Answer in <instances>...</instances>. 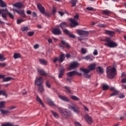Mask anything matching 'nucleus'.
<instances>
[{
  "label": "nucleus",
  "instance_id": "14",
  "mask_svg": "<svg viewBox=\"0 0 126 126\" xmlns=\"http://www.w3.org/2000/svg\"><path fill=\"white\" fill-rule=\"evenodd\" d=\"M69 21H70L71 22V23L70 24L71 27H75V26L79 25L78 22H77V21H76L75 19H70L69 20Z\"/></svg>",
  "mask_w": 126,
  "mask_h": 126
},
{
  "label": "nucleus",
  "instance_id": "34",
  "mask_svg": "<svg viewBox=\"0 0 126 126\" xmlns=\"http://www.w3.org/2000/svg\"><path fill=\"white\" fill-rule=\"evenodd\" d=\"M21 31H22V32H25V31H28V30H30V29H29V28L28 27H23L21 29Z\"/></svg>",
  "mask_w": 126,
  "mask_h": 126
},
{
  "label": "nucleus",
  "instance_id": "37",
  "mask_svg": "<svg viewBox=\"0 0 126 126\" xmlns=\"http://www.w3.org/2000/svg\"><path fill=\"white\" fill-rule=\"evenodd\" d=\"M71 98L74 101H79V98L75 95H72Z\"/></svg>",
  "mask_w": 126,
  "mask_h": 126
},
{
  "label": "nucleus",
  "instance_id": "49",
  "mask_svg": "<svg viewBox=\"0 0 126 126\" xmlns=\"http://www.w3.org/2000/svg\"><path fill=\"white\" fill-rule=\"evenodd\" d=\"M46 86L47 87H48V88H51V84L48 81H47L46 82Z\"/></svg>",
  "mask_w": 126,
  "mask_h": 126
},
{
  "label": "nucleus",
  "instance_id": "64",
  "mask_svg": "<svg viewBox=\"0 0 126 126\" xmlns=\"http://www.w3.org/2000/svg\"><path fill=\"white\" fill-rule=\"evenodd\" d=\"M122 88L123 89H126V85H122Z\"/></svg>",
  "mask_w": 126,
  "mask_h": 126
},
{
  "label": "nucleus",
  "instance_id": "61",
  "mask_svg": "<svg viewBox=\"0 0 126 126\" xmlns=\"http://www.w3.org/2000/svg\"><path fill=\"white\" fill-rule=\"evenodd\" d=\"M119 97H120L121 99H123V98H125V95H124L123 94H121L119 95Z\"/></svg>",
  "mask_w": 126,
  "mask_h": 126
},
{
  "label": "nucleus",
  "instance_id": "4",
  "mask_svg": "<svg viewBox=\"0 0 126 126\" xmlns=\"http://www.w3.org/2000/svg\"><path fill=\"white\" fill-rule=\"evenodd\" d=\"M58 110L60 113H61L63 118H64L65 119H68L69 117H71L72 116L71 111H69L67 109H63V108H58Z\"/></svg>",
  "mask_w": 126,
  "mask_h": 126
},
{
  "label": "nucleus",
  "instance_id": "12",
  "mask_svg": "<svg viewBox=\"0 0 126 126\" xmlns=\"http://www.w3.org/2000/svg\"><path fill=\"white\" fill-rule=\"evenodd\" d=\"M84 118L89 125H91L93 123V119H92V117L89 116V115H86Z\"/></svg>",
  "mask_w": 126,
  "mask_h": 126
},
{
  "label": "nucleus",
  "instance_id": "29",
  "mask_svg": "<svg viewBox=\"0 0 126 126\" xmlns=\"http://www.w3.org/2000/svg\"><path fill=\"white\" fill-rule=\"evenodd\" d=\"M0 6L1 7H6V3L3 0H0Z\"/></svg>",
  "mask_w": 126,
  "mask_h": 126
},
{
  "label": "nucleus",
  "instance_id": "22",
  "mask_svg": "<svg viewBox=\"0 0 126 126\" xmlns=\"http://www.w3.org/2000/svg\"><path fill=\"white\" fill-rule=\"evenodd\" d=\"M37 71L40 75L45 76L47 75V73L45 71L41 69H37Z\"/></svg>",
  "mask_w": 126,
  "mask_h": 126
},
{
  "label": "nucleus",
  "instance_id": "51",
  "mask_svg": "<svg viewBox=\"0 0 126 126\" xmlns=\"http://www.w3.org/2000/svg\"><path fill=\"white\" fill-rule=\"evenodd\" d=\"M94 8L92 7H87V10H89L90 11H92L94 10Z\"/></svg>",
  "mask_w": 126,
  "mask_h": 126
},
{
  "label": "nucleus",
  "instance_id": "1",
  "mask_svg": "<svg viewBox=\"0 0 126 126\" xmlns=\"http://www.w3.org/2000/svg\"><path fill=\"white\" fill-rule=\"evenodd\" d=\"M89 69L84 68H81L80 70L81 71H83L84 73V75L86 78H90L91 76L90 75H86L87 74H88L90 71L92 70H94L96 68V63H93L91 64L90 65L88 66Z\"/></svg>",
  "mask_w": 126,
  "mask_h": 126
},
{
  "label": "nucleus",
  "instance_id": "7",
  "mask_svg": "<svg viewBox=\"0 0 126 126\" xmlns=\"http://www.w3.org/2000/svg\"><path fill=\"white\" fill-rule=\"evenodd\" d=\"M82 73H78L77 72V71L76 70H74L69 72H68L67 73V75L69 77H71V76H74L75 75H79V76L82 75Z\"/></svg>",
  "mask_w": 126,
  "mask_h": 126
},
{
  "label": "nucleus",
  "instance_id": "21",
  "mask_svg": "<svg viewBox=\"0 0 126 126\" xmlns=\"http://www.w3.org/2000/svg\"><path fill=\"white\" fill-rule=\"evenodd\" d=\"M0 89H1V86H0V95H3V96H5V97H7V94H6V90Z\"/></svg>",
  "mask_w": 126,
  "mask_h": 126
},
{
  "label": "nucleus",
  "instance_id": "8",
  "mask_svg": "<svg viewBox=\"0 0 126 126\" xmlns=\"http://www.w3.org/2000/svg\"><path fill=\"white\" fill-rule=\"evenodd\" d=\"M104 45L106 46V47H108L109 48H115V47L118 46V44H117V43L113 41H111L109 43H105L104 44Z\"/></svg>",
  "mask_w": 126,
  "mask_h": 126
},
{
  "label": "nucleus",
  "instance_id": "59",
  "mask_svg": "<svg viewBox=\"0 0 126 126\" xmlns=\"http://www.w3.org/2000/svg\"><path fill=\"white\" fill-rule=\"evenodd\" d=\"M66 48H67V49H69V48H70V46L69 45V44H68V43H66L65 45Z\"/></svg>",
  "mask_w": 126,
  "mask_h": 126
},
{
  "label": "nucleus",
  "instance_id": "47",
  "mask_svg": "<svg viewBox=\"0 0 126 126\" xmlns=\"http://www.w3.org/2000/svg\"><path fill=\"white\" fill-rule=\"evenodd\" d=\"M74 18L75 20H78L79 19V15H78V14H76L74 16Z\"/></svg>",
  "mask_w": 126,
  "mask_h": 126
},
{
  "label": "nucleus",
  "instance_id": "24",
  "mask_svg": "<svg viewBox=\"0 0 126 126\" xmlns=\"http://www.w3.org/2000/svg\"><path fill=\"white\" fill-rule=\"evenodd\" d=\"M13 6L17 7V8H21V7H22V3L20 2L16 3L13 4Z\"/></svg>",
  "mask_w": 126,
  "mask_h": 126
},
{
  "label": "nucleus",
  "instance_id": "33",
  "mask_svg": "<svg viewBox=\"0 0 126 126\" xmlns=\"http://www.w3.org/2000/svg\"><path fill=\"white\" fill-rule=\"evenodd\" d=\"M51 113L52 114L53 116L56 119H58L59 118V114L56 112H54V111H51Z\"/></svg>",
  "mask_w": 126,
  "mask_h": 126
},
{
  "label": "nucleus",
  "instance_id": "3",
  "mask_svg": "<svg viewBox=\"0 0 126 126\" xmlns=\"http://www.w3.org/2000/svg\"><path fill=\"white\" fill-rule=\"evenodd\" d=\"M0 14H1L2 18H3V20H5V21H7V14H8L12 19L14 18V15H13L12 13L8 12V10H7V8H5V9H0Z\"/></svg>",
  "mask_w": 126,
  "mask_h": 126
},
{
  "label": "nucleus",
  "instance_id": "9",
  "mask_svg": "<svg viewBox=\"0 0 126 126\" xmlns=\"http://www.w3.org/2000/svg\"><path fill=\"white\" fill-rule=\"evenodd\" d=\"M64 54H62L59 58H55L53 62L54 63H57V62H59V63H63V60H64Z\"/></svg>",
  "mask_w": 126,
  "mask_h": 126
},
{
  "label": "nucleus",
  "instance_id": "55",
  "mask_svg": "<svg viewBox=\"0 0 126 126\" xmlns=\"http://www.w3.org/2000/svg\"><path fill=\"white\" fill-rule=\"evenodd\" d=\"M16 108V107L12 106L8 108V110H13V109H15Z\"/></svg>",
  "mask_w": 126,
  "mask_h": 126
},
{
  "label": "nucleus",
  "instance_id": "63",
  "mask_svg": "<svg viewBox=\"0 0 126 126\" xmlns=\"http://www.w3.org/2000/svg\"><path fill=\"white\" fill-rule=\"evenodd\" d=\"M4 77H5L4 75L0 74V78H4Z\"/></svg>",
  "mask_w": 126,
  "mask_h": 126
},
{
  "label": "nucleus",
  "instance_id": "31",
  "mask_svg": "<svg viewBox=\"0 0 126 126\" xmlns=\"http://www.w3.org/2000/svg\"><path fill=\"white\" fill-rule=\"evenodd\" d=\"M69 2L72 4L71 7H74V6L76 5V3H77V0H71Z\"/></svg>",
  "mask_w": 126,
  "mask_h": 126
},
{
  "label": "nucleus",
  "instance_id": "19",
  "mask_svg": "<svg viewBox=\"0 0 126 126\" xmlns=\"http://www.w3.org/2000/svg\"><path fill=\"white\" fill-rule=\"evenodd\" d=\"M37 6L39 11H40L41 13H43V14L45 13V8L42 6V5L40 3H38Z\"/></svg>",
  "mask_w": 126,
  "mask_h": 126
},
{
  "label": "nucleus",
  "instance_id": "2",
  "mask_svg": "<svg viewBox=\"0 0 126 126\" xmlns=\"http://www.w3.org/2000/svg\"><path fill=\"white\" fill-rule=\"evenodd\" d=\"M106 77L108 79H113L117 73V69L115 67L108 66L106 68Z\"/></svg>",
  "mask_w": 126,
  "mask_h": 126
},
{
  "label": "nucleus",
  "instance_id": "23",
  "mask_svg": "<svg viewBox=\"0 0 126 126\" xmlns=\"http://www.w3.org/2000/svg\"><path fill=\"white\" fill-rule=\"evenodd\" d=\"M59 97L63 101H65V102H69V99H68V98H67L66 96L59 95Z\"/></svg>",
  "mask_w": 126,
  "mask_h": 126
},
{
  "label": "nucleus",
  "instance_id": "62",
  "mask_svg": "<svg viewBox=\"0 0 126 126\" xmlns=\"http://www.w3.org/2000/svg\"><path fill=\"white\" fill-rule=\"evenodd\" d=\"M57 11V8L54 7L53 9L52 10L53 13H56V12Z\"/></svg>",
  "mask_w": 126,
  "mask_h": 126
},
{
  "label": "nucleus",
  "instance_id": "30",
  "mask_svg": "<svg viewBox=\"0 0 126 126\" xmlns=\"http://www.w3.org/2000/svg\"><path fill=\"white\" fill-rule=\"evenodd\" d=\"M38 91L40 92V93H42V92H44V86H43V85H41L40 86H38Z\"/></svg>",
  "mask_w": 126,
  "mask_h": 126
},
{
  "label": "nucleus",
  "instance_id": "39",
  "mask_svg": "<svg viewBox=\"0 0 126 126\" xmlns=\"http://www.w3.org/2000/svg\"><path fill=\"white\" fill-rule=\"evenodd\" d=\"M5 60H6V59L4 58V57L3 56V55L0 54V62H3L5 61Z\"/></svg>",
  "mask_w": 126,
  "mask_h": 126
},
{
  "label": "nucleus",
  "instance_id": "44",
  "mask_svg": "<svg viewBox=\"0 0 126 126\" xmlns=\"http://www.w3.org/2000/svg\"><path fill=\"white\" fill-rule=\"evenodd\" d=\"M102 89L103 90L105 91V90H108V89H109V86L107 85H104L102 86Z\"/></svg>",
  "mask_w": 126,
  "mask_h": 126
},
{
  "label": "nucleus",
  "instance_id": "41",
  "mask_svg": "<svg viewBox=\"0 0 126 126\" xmlns=\"http://www.w3.org/2000/svg\"><path fill=\"white\" fill-rule=\"evenodd\" d=\"M118 94H119V92L117 90L114 91V92H113V93L111 94H110V96H116V95H118Z\"/></svg>",
  "mask_w": 126,
  "mask_h": 126
},
{
  "label": "nucleus",
  "instance_id": "36",
  "mask_svg": "<svg viewBox=\"0 0 126 126\" xmlns=\"http://www.w3.org/2000/svg\"><path fill=\"white\" fill-rule=\"evenodd\" d=\"M11 79H12V78H11L10 77H7L3 78V81H4V82H7V81H9L11 80Z\"/></svg>",
  "mask_w": 126,
  "mask_h": 126
},
{
  "label": "nucleus",
  "instance_id": "48",
  "mask_svg": "<svg viewBox=\"0 0 126 126\" xmlns=\"http://www.w3.org/2000/svg\"><path fill=\"white\" fill-rule=\"evenodd\" d=\"M24 20L21 19H18L17 20V24H20V23H21V22H24Z\"/></svg>",
  "mask_w": 126,
  "mask_h": 126
},
{
  "label": "nucleus",
  "instance_id": "17",
  "mask_svg": "<svg viewBox=\"0 0 126 126\" xmlns=\"http://www.w3.org/2000/svg\"><path fill=\"white\" fill-rule=\"evenodd\" d=\"M97 73L98 74H103L104 73V68L100 66H97L96 68Z\"/></svg>",
  "mask_w": 126,
  "mask_h": 126
},
{
  "label": "nucleus",
  "instance_id": "56",
  "mask_svg": "<svg viewBox=\"0 0 126 126\" xmlns=\"http://www.w3.org/2000/svg\"><path fill=\"white\" fill-rule=\"evenodd\" d=\"M34 49H35V50L38 49V48H39V44H35L33 46Z\"/></svg>",
  "mask_w": 126,
  "mask_h": 126
},
{
  "label": "nucleus",
  "instance_id": "32",
  "mask_svg": "<svg viewBox=\"0 0 126 126\" xmlns=\"http://www.w3.org/2000/svg\"><path fill=\"white\" fill-rule=\"evenodd\" d=\"M0 112L1 114L4 115H7V114H10V112L8 111V110H3V109H0Z\"/></svg>",
  "mask_w": 126,
  "mask_h": 126
},
{
  "label": "nucleus",
  "instance_id": "40",
  "mask_svg": "<svg viewBox=\"0 0 126 126\" xmlns=\"http://www.w3.org/2000/svg\"><path fill=\"white\" fill-rule=\"evenodd\" d=\"M103 13L104 14H105L106 15H108V14H110V13H111V11H109L108 10H104L103 11Z\"/></svg>",
  "mask_w": 126,
  "mask_h": 126
},
{
  "label": "nucleus",
  "instance_id": "53",
  "mask_svg": "<svg viewBox=\"0 0 126 126\" xmlns=\"http://www.w3.org/2000/svg\"><path fill=\"white\" fill-rule=\"evenodd\" d=\"M93 54L94 56H97V55H98V51H97L96 49H95L93 52Z\"/></svg>",
  "mask_w": 126,
  "mask_h": 126
},
{
  "label": "nucleus",
  "instance_id": "57",
  "mask_svg": "<svg viewBox=\"0 0 126 126\" xmlns=\"http://www.w3.org/2000/svg\"><path fill=\"white\" fill-rule=\"evenodd\" d=\"M58 13H59V14H60L61 16H63V14H64V13L62 11H59Z\"/></svg>",
  "mask_w": 126,
  "mask_h": 126
},
{
  "label": "nucleus",
  "instance_id": "6",
  "mask_svg": "<svg viewBox=\"0 0 126 126\" xmlns=\"http://www.w3.org/2000/svg\"><path fill=\"white\" fill-rule=\"evenodd\" d=\"M78 66H79V63L77 62H72L69 66V70L74 69V68H76V67H78Z\"/></svg>",
  "mask_w": 126,
  "mask_h": 126
},
{
  "label": "nucleus",
  "instance_id": "52",
  "mask_svg": "<svg viewBox=\"0 0 126 126\" xmlns=\"http://www.w3.org/2000/svg\"><path fill=\"white\" fill-rule=\"evenodd\" d=\"M74 125L75 126H81V124H80V123L77 122L74 123Z\"/></svg>",
  "mask_w": 126,
  "mask_h": 126
},
{
  "label": "nucleus",
  "instance_id": "42",
  "mask_svg": "<svg viewBox=\"0 0 126 126\" xmlns=\"http://www.w3.org/2000/svg\"><path fill=\"white\" fill-rule=\"evenodd\" d=\"M14 59H19L20 58V54L18 53H15L14 54Z\"/></svg>",
  "mask_w": 126,
  "mask_h": 126
},
{
  "label": "nucleus",
  "instance_id": "35",
  "mask_svg": "<svg viewBox=\"0 0 126 126\" xmlns=\"http://www.w3.org/2000/svg\"><path fill=\"white\" fill-rule=\"evenodd\" d=\"M39 62L40 63H42V64H43L44 65H46V64H47V61L44 59H40Z\"/></svg>",
  "mask_w": 126,
  "mask_h": 126
},
{
  "label": "nucleus",
  "instance_id": "5",
  "mask_svg": "<svg viewBox=\"0 0 126 126\" xmlns=\"http://www.w3.org/2000/svg\"><path fill=\"white\" fill-rule=\"evenodd\" d=\"M68 108L70 110L73 111L74 113H76V114H79L80 113V111H79V107L75 104H72V105L69 104Z\"/></svg>",
  "mask_w": 126,
  "mask_h": 126
},
{
  "label": "nucleus",
  "instance_id": "13",
  "mask_svg": "<svg viewBox=\"0 0 126 126\" xmlns=\"http://www.w3.org/2000/svg\"><path fill=\"white\" fill-rule=\"evenodd\" d=\"M43 77H40L35 80V84L37 85V86H41V85H42V83H43Z\"/></svg>",
  "mask_w": 126,
  "mask_h": 126
},
{
  "label": "nucleus",
  "instance_id": "46",
  "mask_svg": "<svg viewBox=\"0 0 126 126\" xmlns=\"http://www.w3.org/2000/svg\"><path fill=\"white\" fill-rule=\"evenodd\" d=\"M64 88H65L66 90H67V91L69 92V93H71V90H70V88H69V87L65 86Z\"/></svg>",
  "mask_w": 126,
  "mask_h": 126
},
{
  "label": "nucleus",
  "instance_id": "38",
  "mask_svg": "<svg viewBox=\"0 0 126 126\" xmlns=\"http://www.w3.org/2000/svg\"><path fill=\"white\" fill-rule=\"evenodd\" d=\"M81 51L82 54H83V55H85V54L87 53V49L86 48H81Z\"/></svg>",
  "mask_w": 126,
  "mask_h": 126
},
{
  "label": "nucleus",
  "instance_id": "45",
  "mask_svg": "<svg viewBox=\"0 0 126 126\" xmlns=\"http://www.w3.org/2000/svg\"><path fill=\"white\" fill-rule=\"evenodd\" d=\"M104 41L105 42H107L106 43H110V42H112V40H111V38L109 37H106Z\"/></svg>",
  "mask_w": 126,
  "mask_h": 126
},
{
  "label": "nucleus",
  "instance_id": "25",
  "mask_svg": "<svg viewBox=\"0 0 126 126\" xmlns=\"http://www.w3.org/2000/svg\"><path fill=\"white\" fill-rule=\"evenodd\" d=\"M105 33L106 34H107V35H109V36H111V37L115 35L114 32L109 30H105Z\"/></svg>",
  "mask_w": 126,
  "mask_h": 126
},
{
  "label": "nucleus",
  "instance_id": "18",
  "mask_svg": "<svg viewBox=\"0 0 126 126\" xmlns=\"http://www.w3.org/2000/svg\"><path fill=\"white\" fill-rule=\"evenodd\" d=\"M84 60H86L87 61H90V62H92L94 60V57L92 55H88L83 57Z\"/></svg>",
  "mask_w": 126,
  "mask_h": 126
},
{
  "label": "nucleus",
  "instance_id": "28",
  "mask_svg": "<svg viewBox=\"0 0 126 126\" xmlns=\"http://www.w3.org/2000/svg\"><path fill=\"white\" fill-rule=\"evenodd\" d=\"M67 26H68V25L65 22H63L60 24V27L62 29H63V28H65V27H67Z\"/></svg>",
  "mask_w": 126,
  "mask_h": 126
},
{
  "label": "nucleus",
  "instance_id": "58",
  "mask_svg": "<svg viewBox=\"0 0 126 126\" xmlns=\"http://www.w3.org/2000/svg\"><path fill=\"white\" fill-rule=\"evenodd\" d=\"M61 43L62 45H64V46H65V44H66V43L65 42V41L64 40H62Z\"/></svg>",
  "mask_w": 126,
  "mask_h": 126
},
{
  "label": "nucleus",
  "instance_id": "11",
  "mask_svg": "<svg viewBox=\"0 0 126 126\" xmlns=\"http://www.w3.org/2000/svg\"><path fill=\"white\" fill-rule=\"evenodd\" d=\"M12 10H13V11H16V12H17V13H18V14H20V15H21L22 17L26 18V15L25 14V12L24 11V10H17L13 8L12 9Z\"/></svg>",
  "mask_w": 126,
  "mask_h": 126
},
{
  "label": "nucleus",
  "instance_id": "27",
  "mask_svg": "<svg viewBox=\"0 0 126 126\" xmlns=\"http://www.w3.org/2000/svg\"><path fill=\"white\" fill-rule=\"evenodd\" d=\"M64 70H65L64 68H63L60 70V73L58 76L59 78H62L63 76V73H64Z\"/></svg>",
  "mask_w": 126,
  "mask_h": 126
},
{
  "label": "nucleus",
  "instance_id": "16",
  "mask_svg": "<svg viewBox=\"0 0 126 126\" xmlns=\"http://www.w3.org/2000/svg\"><path fill=\"white\" fill-rule=\"evenodd\" d=\"M52 33L54 35H61V34H62V31H61L60 29L54 28L52 30Z\"/></svg>",
  "mask_w": 126,
  "mask_h": 126
},
{
  "label": "nucleus",
  "instance_id": "54",
  "mask_svg": "<svg viewBox=\"0 0 126 126\" xmlns=\"http://www.w3.org/2000/svg\"><path fill=\"white\" fill-rule=\"evenodd\" d=\"M5 65H6V64L5 63H0V67H4Z\"/></svg>",
  "mask_w": 126,
  "mask_h": 126
},
{
  "label": "nucleus",
  "instance_id": "60",
  "mask_svg": "<svg viewBox=\"0 0 126 126\" xmlns=\"http://www.w3.org/2000/svg\"><path fill=\"white\" fill-rule=\"evenodd\" d=\"M33 17H37V13L36 12L32 13Z\"/></svg>",
  "mask_w": 126,
  "mask_h": 126
},
{
  "label": "nucleus",
  "instance_id": "26",
  "mask_svg": "<svg viewBox=\"0 0 126 126\" xmlns=\"http://www.w3.org/2000/svg\"><path fill=\"white\" fill-rule=\"evenodd\" d=\"M36 101L40 103V104L41 105L42 107H45V104L42 101V100H41V98L39 97L38 95L36 96Z\"/></svg>",
  "mask_w": 126,
  "mask_h": 126
},
{
  "label": "nucleus",
  "instance_id": "15",
  "mask_svg": "<svg viewBox=\"0 0 126 126\" xmlns=\"http://www.w3.org/2000/svg\"><path fill=\"white\" fill-rule=\"evenodd\" d=\"M63 32L64 33L67 34L69 37H70V38H72L73 39H75V38L76 37L75 35L70 33V32L66 29L64 30Z\"/></svg>",
  "mask_w": 126,
  "mask_h": 126
},
{
  "label": "nucleus",
  "instance_id": "50",
  "mask_svg": "<svg viewBox=\"0 0 126 126\" xmlns=\"http://www.w3.org/2000/svg\"><path fill=\"white\" fill-rule=\"evenodd\" d=\"M98 27H101V28H105L106 27V25L103 24H99L98 25Z\"/></svg>",
  "mask_w": 126,
  "mask_h": 126
},
{
  "label": "nucleus",
  "instance_id": "20",
  "mask_svg": "<svg viewBox=\"0 0 126 126\" xmlns=\"http://www.w3.org/2000/svg\"><path fill=\"white\" fill-rule=\"evenodd\" d=\"M47 101L48 103V104L50 105V106L57 107V105H56V104H55V102L53 100H52V99H51L50 98H47Z\"/></svg>",
  "mask_w": 126,
  "mask_h": 126
},
{
  "label": "nucleus",
  "instance_id": "10",
  "mask_svg": "<svg viewBox=\"0 0 126 126\" xmlns=\"http://www.w3.org/2000/svg\"><path fill=\"white\" fill-rule=\"evenodd\" d=\"M77 34H78V35L85 36L86 37H87V36H88V34H89V32H88L83 30H77Z\"/></svg>",
  "mask_w": 126,
  "mask_h": 126
},
{
  "label": "nucleus",
  "instance_id": "43",
  "mask_svg": "<svg viewBox=\"0 0 126 126\" xmlns=\"http://www.w3.org/2000/svg\"><path fill=\"white\" fill-rule=\"evenodd\" d=\"M34 34H35V32H30L28 33V36H29V37H32V36H33Z\"/></svg>",
  "mask_w": 126,
  "mask_h": 126
}]
</instances>
